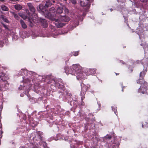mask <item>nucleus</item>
Masks as SVG:
<instances>
[{"label":"nucleus","instance_id":"1","mask_svg":"<svg viewBox=\"0 0 148 148\" xmlns=\"http://www.w3.org/2000/svg\"><path fill=\"white\" fill-rule=\"evenodd\" d=\"M21 75H25V76L23 77V80L22 83H21L20 86L19 88L20 89H26L25 94L28 96L27 94L28 93L29 89V86L32 84V83H34L35 91L37 92L36 89H38V87L39 82L41 80L42 77L40 75L36 74L32 71H28L27 70L22 69L21 71Z\"/></svg>","mask_w":148,"mask_h":148},{"label":"nucleus","instance_id":"2","mask_svg":"<svg viewBox=\"0 0 148 148\" xmlns=\"http://www.w3.org/2000/svg\"><path fill=\"white\" fill-rule=\"evenodd\" d=\"M65 71L68 75L70 74L76 76L78 80L85 79L87 75H89L94 74L96 69H85L82 68L78 64H73L70 66V69L67 66L64 68Z\"/></svg>","mask_w":148,"mask_h":148},{"label":"nucleus","instance_id":"3","mask_svg":"<svg viewBox=\"0 0 148 148\" xmlns=\"http://www.w3.org/2000/svg\"><path fill=\"white\" fill-rule=\"evenodd\" d=\"M141 63L144 66V68L143 71L141 72L140 74V78L139 80L140 81L137 80V83L141 84L140 88L138 90V92L139 93L144 94H146L147 90L146 86L147 84L146 82L144 81L143 79L147 71V67H145V66H148V61L147 59L146 60L143 59L142 60H137L136 62H134L135 64H136V63Z\"/></svg>","mask_w":148,"mask_h":148},{"label":"nucleus","instance_id":"4","mask_svg":"<svg viewBox=\"0 0 148 148\" xmlns=\"http://www.w3.org/2000/svg\"><path fill=\"white\" fill-rule=\"evenodd\" d=\"M70 20V18L67 16H60L59 19L54 18L55 22V24L58 28H60L64 26L65 24L63 22H68Z\"/></svg>","mask_w":148,"mask_h":148},{"label":"nucleus","instance_id":"5","mask_svg":"<svg viewBox=\"0 0 148 148\" xmlns=\"http://www.w3.org/2000/svg\"><path fill=\"white\" fill-rule=\"evenodd\" d=\"M119 140L117 139V137H114L113 139V141L112 140L111 142H110L109 143L106 144V146H108L106 148H118L119 145Z\"/></svg>","mask_w":148,"mask_h":148},{"label":"nucleus","instance_id":"6","mask_svg":"<svg viewBox=\"0 0 148 148\" xmlns=\"http://www.w3.org/2000/svg\"><path fill=\"white\" fill-rule=\"evenodd\" d=\"M51 82L54 84L55 86L58 87L59 88H61L62 90L60 91V93L62 94L63 93V95H65L66 92H65L64 90V86L62 83L61 84L60 83L57 82L56 80H53Z\"/></svg>","mask_w":148,"mask_h":148},{"label":"nucleus","instance_id":"7","mask_svg":"<svg viewBox=\"0 0 148 148\" xmlns=\"http://www.w3.org/2000/svg\"><path fill=\"white\" fill-rule=\"evenodd\" d=\"M42 133V132H40L38 133H37V137H36L35 139L36 140L39 141L38 143L40 145H42L45 147L46 146V143L45 142L42 140V137L41 136Z\"/></svg>","mask_w":148,"mask_h":148},{"label":"nucleus","instance_id":"8","mask_svg":"<svg viewBox=\"0 0 148 148\" xmlns=\"http://www.w3.org/2000/svg\"><path fill=\"white\" fill-rule=\"evenodd\" d=\"M81 85L82 88L81 95V96H83L85 95L86 91L90 88V86L88 84L86 85L83 83H82Z\"/></svg>","mask_w":148,"mask_h":148},{"label":"nucleus","instance_id":"9","mask_svg":"<svg viewBox=\"0 0 148 148\" xmlns=\"http://www.w3.org/2000/svg\"><path fill=\"white\" fill-rule=\"evenodd\" d=\"M57 6V7L56 12L59 14L62 13L63 11V5L60 3H58Z\"/></svg>","mask_w":148,"mask_h":148},{"label":"nucleus","instance_id":"10","mask_svg":"<svg viewBox=\"0 0 148 148\" xmlns=\"http://www.w3.org/2000/svg\"><path fill=\"white\" fill-rule=\"evenodd\" d=\"M89 0H81L80 4L82 6H86L88 5Z\"/></svg>","mask_w":148,"mask_h":148},{"label":"nucleus","instance_id":"11","mask_svg":"<svg viewBox=\"0 0 148 148\" xmlns=\"http://www.w3.org/2000/svg\"><path fill=\"white\" fill-rule=\"evenodd\" d=\"M27 5L28 6L29 9L33 13L35 12V9L34 8L32 3H27Z\"/></svg>","mask_w":148,"mask_h":148},{"label":"nucleus","instance_id":"12","mask_svg":"<svg viewBox=\"0 0 148 148\" xmlns=\"http://www.w3.org/2000/svg\"><path fill=\"white\" fill-rule=\"evenodd\" d=\"M55 10L54 8H52L51 9H50L49 10V13H48V15H49L51 16H53L54 14L53 13H55Z\"/></svg>","mask_w":148,"mask_h":148},{"label":"nucleus","instance_id":"13","mask_svg":"<svg viewBox=\"0 0 148 148\" xmlns=\"http://www.w3.org/2000/svg\"><path fill=\"white\" fill-rule=\"evenodd\" d=\"M41 24L44 28H46L47 26V23L46 20L42 19L41 21Z\"/></svg>","mask_w":148,"mask_h":148},{"label":"nucleus","instance_id":"14","mask_svg":"<svg viewBox=\"0 0 148 148\" xmlns=\"http://www.w3.org/2000/svg\"><path fill=\"white\" fill-rule=\"evenodd\" d=\"M14 7L15 9L17 10H20L23 8L22 5L20 4L15 5H14Z\"/></svg>","mask_w":148,"mask_h":148},{"label":"nucleus","instance_id":"15","mask_svg":"<svg viewBox=\"0 0 148 148\" xmlns=\"http://www.w3.org/2000/svg\"><path fill=\"white\" fill-rule=\"evenodd\" d=\"M20 24L21 25L22 28L25 29L27 27V25L22 20H21L20 21Z\"/></svg>","mask_w":148,"mask_h":148},{"label":"nucleus","instance_id":"16","mask_svg":"<svg viewBox=\"0 0 148 148\" xmlns=\"http://www.w3.org/2000/svg\"><path fill=\"white\" fill-rule=\"evenodd\" d=\"M46 8V7H45V6H44L42 5V4H40L39 5V8L40 10L43 12L44 13V11L45 10V8Z\"/></svg>","mask_w":148,"mask_h":148},{"label":"nucleus","instance_id":"17","mask_svg":"<svg viewBox=\"0 0 148 148\" xmlns=\"http://www.w3.org/2000/svg\"><path fill=\"white\" fill-rule=\"evenodd\" d=\"M1 8L3 10L6 11H8L9 10L8 8L6 6L3 5H1Z\"/></svg>","mask_w":148,"mask_h":148},{"label":"nucleus","instance_id":"18","mask_svg":"<svg viewBox=\"0 0 148 148\" xmlns=\"http://www.w3.org/2000/svg\"><path fill=\"white\" fill-rule=\"evenodd\" d=\"M1 18H2L3 20L5 22L7 23H9V21H8V20L6 18V17L5 16H4L3 15H1Z\"/></svg>","mask_w":148,"mask_h":148},{"label":"nucleus","instance_id":"19","mask_svg":"<svg viewBox=\"0 0 148 148\" xmlns=\"http://www.w3.org/2000/svg\"><path fill=\"white\" fill-rule=\"evenodd\" d=\"M52 4V3H51V1L48 0L46 2V3L45 5V7L48 8Z\"/></svg>","mask_w":148,"mask_h":148},{"label":"nucleus","instance_id":"20","mask_svg":"<svg viewBox=\"0 0 148 148\" xmlns=\"http://www.w3.org/2000/svg\"><path fill=\"white\" fill-rule=\"evenodd\" d=\"M14 16V18L17 20L19 19V17L17 14H16L14 12H10Z\"/></svg>","mask_w":148,"mask_h":148},{"label":"nucleus","instance_id":"21","mask_svg":"<svg viewBox=\"0 0 148 148\" xmlns=\"http://www.w3.org/2000/svg\"><path fill=\"white\" fill-rule=\"evenodd\" d=\"M111 137L110 136L107 135L106 136H105L104 137L105 140H106L107 141H109L111 139Z\"/></svg>","mask_w":148,"mask_h":148},{"label":"nucleus","instance_id":"22","mask_svg":"<svg viewBox=\"0 0 148 148\" xmlns=\"http://www.w3.org/2000/svg\"><path fill=\"white\" fill-rule=\"evenodd\" d=\"M63 10H64V11L65 13H68L69 12V10L64 5H63Z\"/></svg>","mask_w":148,"mask_h":148},{"label":"nucleus","instance_id":"23","mask_svg":"<svg viewBox=\"0 0 148 148\" xmlns=\"http://www.w3.org/2000/svg\"><path fill=\"white\" fill-rule=\"evenodd\" d=\"M112 110H113L114 111V113H115V114H116V115H117V114H116V112H117L116 108V107H115V108H114L113 107H112Z\"/></svg>","mask_w":148,"mask_h":148},{"label":"nucleus","instance_id":"24","mask_svg":"<svg viewBox=\"0 0 148 148\" xmlns=\"http://www.w3.org/2000/svg\"><path fill=\"white\" fill-rule=\"evenodd\" d=\"M77 20L76 21L78 20H81V17L82 18V14L80 15V16L79 15H78L77 16Z\"/></svg>","mask_w":148,"mask_h":148},{"label":"nucleus","instance_id":"25","mask_svg":"<svg viewBox=\"0 0 148 148\" xmlns=\"http://www.w3.org/2000/svg\"><path fill=\"white\" fill-rule=\"evenodd\" d=\"M74 56H77L78 55V52L77 51V52H74L73 53V54Z\"/></svg>","mask_w":148,"mask_h":148},{"label":"nucleus","instance_id":"26","mask_svg":"<svg viewBox=\"0 0 148 148\" xmlns=\"http://www.w3.org/2000/svg\"><path fill=\"white\" fill-rule=\"evenodd\" d=\"M34 145H33L32 146H31V148H40L39 147H38L37 146H35V143H34Z\"/></svg>","mask_w":148,"mask_h":148},{"label":"nucleus","instance_id":"27","mask_svg":"<svg viewBox=\"0 0 148 148\" xmlns=\"http://www.w3.org/2000/svg\"><path fill=\"white\" fill-rule=\"evenodd\" d=\"M73 4H75L76 2V0H70Z\"/></svg>","mask_w":148,"mask_h":148},{"label":"nucleus","instance_id":"28","mask_svg":"<svg viewBox=\"0 0 148 148\" xmlns=\"http://www.w3.org/2000/svg\"><path fill=\"white\" fill-rule=\"evenodd\" d=\"M4 75V74L2 73L1 75H0V78L2 80H3V77Z\"/></svg>","mask_w":148,"mask_h":148},{"label":"nucleus","instance_id":"29","mask_svg":"<svg viewBox=\"0 0 148 148\" xmlns=\"http://www.w3.org/2000/svg\"><path fill=\"white\" fill-rule=\"evenodd\" d=\"M138 35H139V36L140 38V39H141L142 36V34H140V33L139 32H138Z\"/></svg>","mask_w":148,"mask_h":148},{"label":"nucleus","instance_id":"30","mask_svg":"<svg viewBox=\"0 0 148 148\" xmlns=\"http://www.w3.org/2000/svg\"><path fill=\"white\" fill-rule=\"evenodd\" d=\"M3 132L2 131H1L0 132V138H1L2 137V134L3 133Z\"/></svg>","mask_w":148,"mask_h":148},{"label":"nucleus","instance_id":"31","mask_svg":"<svg viewBox=\"0 0 148 148\" xmlns=\"http://www.w3.org/2000/svg\"><path fill=\"white\" fill-rule=\"evenodd\" d=\"M141 2H146L147 0H140Z\"/></svg>","mask_w":148,"mask_h":148},{"label":"nucleus","instance_id":"32","mask_svg":"<svg viewBox=\"0 0 148 148\" xmlns=\"http://www.w3.org/2000/svg\"><path fill=\"white\" fill-rule=\"evenodd\" d=\"M19 15L21 17L23 18V14H21L20 13H19Z\"/></svg>","mask_w":148,"mask_h":148},{"label":"nucleus","instance_id":"33","mask_svg":"<svg viewBox=\"0 0 148 148\" xmlns=\"http://www.w3.org/2000/svg\"><path fill=\"white\" fill-rule=\"evenodd\" d=\"M146 93L148 95V88H147Z\"/></svg>","mask_w":148,"mask_h":148},{"label":"nucleus","instance_id":"34","mask_svg":"<svg viewBox=\"0 0 148 148\" xmlns=\"http://www.w3.org/2000/svg\"><path fill=\"white\" fill-rule=\"evenodd\" d=\"M2 90V87L1 85H0V91Z\"/></svg>","mask_w":148,"mask_h":148},{"label":"nucleus","instance_id":"35","mask_svg":"<svg viewBox=\"0 0 148 148\" xmlns=\"http://www.w3.org/2000/svg\"><path fill=\"white\" fill-rule=\"evenodd\" d=\"M32 38H35V37H34V35H32Z\"/></svg>","mask_w":148,"mask_h":148},{"label":"nucleus","instance_id":"36","mask_svg":"<svg viewBox=\"0 0 148 148\" xmlns=\"http://www.w3.org/2000/svg\"><path fill=\"white\" fill-rule=\"evenodd\" d=\"M5 0H0V1L1 2H4L5 1Z\"/></svg>","mask_w":148,"mask_h":148},{"label":"nucleus","instance_id":"37","mask_svg":"<svg viewBox=\"0 0 148 148\" xmlns=\"http://www.w3.org/2000/svg\"><path fill=\"white\" fill-rule=\"evenodd\" d=\"M4 26L5 28H7V27L6 25H4Z\"/></svg>","mask_w":148,"mask_h":148},{"label":"nucleus","instance_id":"38","mask_svg":"<svg viewBox=\"0 0 148 148\" xmlns=\"http://www.w3.org/2000/svg\"><path fill=\"white\" fill-rule=\"evenodd\" d=\"M122 91L123 92V87H122Z\"/></svg>","mask_w":148,"mask_h":148},{"label":"nucleus","instance_id":"39","mask_svg":"<svg viewBox=\"0 0 148 148\" xmlns=\"http://www.w3.org/2000/svg\"><path fill=\"white\" fill-rule=\"evenodd\" d=\"M143 31V30L142 29H141L140 30V32H142V31Z\"/></svg>","mask_w":148,"mask_h":148},{"label":"nucleus","instance_id":"40","mask_svg":"<svg viewBox=\"0 0 148 148\" xmlns=\"http://www.w3.org/2000/svg\"><path fill=\"white\" fill-rule=\"evenodd\" d=\"M55 2V1H54V0H53V3L54 2Z\"/></svg>","mask_w":148,"mask_h":148},{"label":"nucleus","instance_id":"41","mask_svg":"<svg viewBox=\"0 0 148 148\" xmlns=\"http://www.w3.org/2000/svg\"><path fill=\"white\" fill-rule=\"evenodd\" d=\"M78 25V23L77 24V25Z\"/></svg>","mask_w":148,"mask_h":148},{"label":"nucleus","instance_id":"42","mask_svg":"<svg viewBox=\"0 0 148 148\" xmlns=\"http://www.w3.org/2000/svg\"><path fill=\"white\" fill-rule=\"evenodd\" d=\"M21 96L22 97V96L21 95Z\"/></svg>","mask_w":148,"mask_h":148},{"label":"nucleus","instance_id":"43","mask_svg":"<svg viewBox=\"0 0 148 148\" xmlns=\"http://www.w3.org/2000/svg\"><path fill=\"white\" fill-rule=\"evenodd\" d=\"M143 125H142V127H143Z\"/></svg>","mask_w":148,"mask_h":148},{"label":"nucleus","instance_id":"44","mask_svg":"<svg viewBox=\"0 0 148 148\" xmlns=\"http://www.w3.org/2000/svg\"><path fill=\"white\" fill-rule=\"evenodd\" d=\"M147 126H148V125H147Z\"/></svg>","mask_w":148,"mask_h":148}]
</instances>
